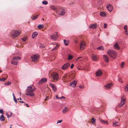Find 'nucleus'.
Returning a JSON list of instances; mask_svg holds the SVG:
<instances>
[{
  "instance_id": "52",
  "label": "nucleus",
  "mask_w": 128,
  "mask_h": 128,
  "mask_svg": "<svg viewBox=\"0 0 128 128\" xmlns=\"http://www.w3.org/2000/svg\"><path fill=\"white\" fill-rule=\"evenodd\" d=\"M59 98L60 99L64 98H65V97H64V96H61V97H60Z\"/></svg>"
},
{
  "instance_id": "13",
  "label": "nucleus",
  "mask_w": 128,
  "mask_h": 128,
  "mask_svg": "<svg viewBox=\"0 0 128 128\" xmlns=\"http://www.w3.org/2000/svg\"><path fill=\"white\" fill-rule=\"evenodd\" d=\"M76 81L74 80L72 81V82L70 84V86L72 87H76Z\"/></svg>"
},
{
  "instance_id": "62",
  "label": "nucleus",
  "mask_w": 128,
  "mask_h": 128,
  "mask_svg": "<svg viewBox=\"0 0 128 128\" xmlns=\"http://www.w3.org/2000/svg\"><path fill=\"white\" fill-rule=\"evenodd\" d=\"M1 125L0 124V128L1 127Z\"/></svg>"
},
{
  "instance_id": "19",
  "label": "nucleus",
  "mask_w": 128,
  "mask_h": 128,
  "mask_svg": "<svg viewBox=\"0 0 128 128\" xmlns=\"http://www.w3.org/2000/svg\"><path fill=\"white\" fill-rule=\"evenodd\" d=\"M113 47L114 48H116L117 50H119L120 49V47L118 46V43L117 42H116L115 43L114 46Z\"/></svg>"
},
{
  "instance_id": "46",
  "label": "nucleus",
  "mask_w": 128,
  "mask_h": 128,
  "mask_svg": "<svg viewBox=\"0 0 128 128\" xmlns=\"http://www.w3.org/2000/svg\"><path fill=\"white\" fill-rule=\"evenodd\" d=\"M40 47L42 48H44V46L43 44H40Z\"/></svg>"
},
{
  "instance_id": "51",
  "label": "nucleus",
  "mask_w": 128,
  "mask_h": 128,
  "mask_svg": "<svg viewBox=\"0 0 128 128\" xmlns=\"http://www.w3.org/2000/svg\"><path fill=\"white\" fill-rule=\"evenodd\" d=\"M79 87L80 88H84V86H79Z\"/></svg>"
},
{
  "instance_id": "58",
  "label": "nucleus",
  "mask_w": 128,
  "mask_h": 128,
  "mask_svg": "<svg viewBox=\"0 0 128 128\" xmlns=\"http://www.w3.org/2000/svg\"><path fill=\"white\" fill-rule=\"evenodd\" d=\"M19 100H22L21 98H20Z\"/></svg>"
},
{
  "instance_id": "43",
  "label": "nucleus",
  "mask_w": 128,
  "mask_h": 128,
  "mask_svg": "<svg viewBox=\"0 0 128 128\" xmlns=\"http://www.w3.org/2000/svg\"><path fill=\"white\" fill-rule=\"evenodd\" d=\"M26 39L27 38L26 37H24L22 39V40L24 42H25L26 40Z\"/></svg>"
},
{
  "instance_id": "10",
  "label": "nucleus",
  "mask_w": 128,
  "mask_h": 128,
  "mask_svg": "<svg viewBox=\"0 0 128 128\" xmlns=\"http://www.w3.org/2000/svg\"><path fill=\"white\" fill-rule=\"evenodd\" d=\"M47 79L46 78H43L41 79L38 81V83L39 84L41 83H44L46 82Z\"/></svg>"
},
{
  "instance_id": "7",
  "label": "nucleus",
  "mask_w": 128,
  "mask_h": 128,
  "mask_svg": "<svg viewBox=\"0 0 128 128\" xmlns=\"http://www.w3.org/2000/svg\"><path fill=\"white\" fill-rule=\"evenodd\" d=\"M52 78L54 80H58L59 79L58 74L56 72H54L52 76Z\"/></svg>"
},
{
  "instance_id": "22",
  "label": "nucleus",
  "mask_w": 128,
  "mask_h": 128,
  "mask_svg": "<svg viewBox=\"0 0 128 128\" xmlns=\"http://www.w3.org/2000/svg\"><path fill=\"white\" fill-rule=\"evenodd\" d=\"M92 60H96L97 59V58L96 56V55H94L93 54H92Z\"/></svg>"
},
{
  "instance_id": "41",
  "label": "nucleus",
  "mask_w": 128,
  "mask_h": 128,
  "mask_svg": "<svg viewBox=\"0 0 128 128\" xmlns=\"http://www.w3.org/2000/svg\"><path fill=\"white\" fill-rule=\"evenodd\" d=\"M127 25H126L124 27V30H125L126 32H127Z\"/></svg>"
},
{
  "instance_id": "60",
  "label": "nucleus",
  "mask_w": 128,
  "mask_h": 128,
  "mask_svg": "<svg viewBox=\"0 0 128 128\" xmlns=\"http://www.w3.org/2000/svg\"><path fill=\"white\" fill-rule=\"evenodd\" d=\"M119 79V80H121V78H120Z\"/></svg>"
},
{
  "instance_id": "57",
  "label": "nucleus",
  "mask_w": 128,
  "mask_h": 128,
  "mask_svg": "<svg viewBox=\"0 0 128 128\" xmlns=\"http://www.w3.org/2000/svg\"><path fill=\"white\" fill-rule=\"evenodd\" d=\"M26 104L27 106V107H28L29 106L28 104Z\"/></svg>"
},
{
  "instance_id": "21",
  "label": "nucleus",
  "mask_w": 128,
  "mask_h": 128,
  "mask_svg": "<svg viewBox=\"0 0 128 128\" xmlns=\"http://www.w3.org/2000/svg\"><path fill=\"white\" fill-rule=\"evenodd\" d=\"M111 83H109L108 84L105 86V88L107 89H110V86L112 85Z\"/></svg>"
},
{
  "instance_id": "61",
  "label": "nucleus",
  "mask_w": 128,
  "mask_h": 128,
  "mask_svg": "<svg viewBox=\"0 0 128 128\" xmlns=\"http://www.w3.org/2000/svg\"><path fill=\"white\" fill-rule=\"evenodd\" d=\"M116 123H118V122H116Z\"/></svg>"
},
{
  "instance_id": "15",
  "label": "nucleus",
  "mask_w": 128,
  "mask_h": 128,
  "mask_svg": "<svg viewBox=\"0 0 128 128\" xmlns=\"http://www.w3.org/2000/svg\"><path fill=\"white\" fill-rule=\"evenodd\" d=\"M103 56L105 61L106 62H108L109 60L108 56L106 55H103Z\"/></svg>"
},
{
  "instance_id": "55",
  "label": "nucleus",
  "mask_w": 128,
  "mask_h": 128,
  "mask_svg": "<svg viewBox=\"0 0 128 128\" xmlns=\"http://www.w3.org/2000/svg\"><path fill=\"white\" fill-rule=\"evenodd\" d=\"M20 102H21L22 103H24L25 102L23 101H20Z\"/></svg>"
},
{
  "instance_id": "59",
  "label": "nucleus",
  "mask_w": 128,
  "mask_h": 128,
  "mask_svg": "<svg viewBox=\"0 0 128 128\" xmlns=\"http://www.w3.org/2000/svg\"><path fill=\"white\" fill-rule=\"evenodd\" d=\"M2 70H0V72H2Z\"/></svg>"
},
{
  "instance_id": "63",
  "label": "nucleus",
  "mask_w": 128,
  "mask_h": 128,
  "mask_svg": "<svg viewBox=\"0 0 128 128\" xmlns=\"http://www.w3.org/2000/svg\"><path fill=\"white\" fill-rule=\"evenodd\" d=\"M81 57H79L78 58H80Z\"/></svg>"
},
{
  "instance_id": "16",
  "label": "nucleus",
  "mask_w": 128,
  "mask_h": 128,
  "mask_svg": "<svg viewBox=\"0 0 128 128\" xmlns=\"http://www.w3.org/2000/svg\"><path fill=\"white\" fill-rule=\"evenodd\" d=\"M65 14V10L64 9H62L59 12V14L61 16L64 15Z\"/></svg>"
},
{
  "instance_id": "42",
  "label": "nucleus",
  "mask_w": 128,
  "mask_h": 128,
  "mask_svg": "<svg viewBox=\"0 0 128 128\" xmlns=\"http://www.w3.org/2000/svg\"><path fill=\"white\" fill-rule=\"evenodd\" d=\"M58 46H56L54 47V48L52 50H56V49L58 48Z\"/></svg>"
},
{
  "instance_id": "25",
  "label": "nucleus",
  "mask_w": 128,
  "mask_h": 128,
  "mask_svg": "<svg viewBox=\"0 0 128 128\" xmlns=\"http://www.w3.org/2000/svg\"><path fill=\"white\" fill-rule=\"evenodd\" d=\"M0 120L1 122L4 121V120L5 118L3 115H2L0 116Z\"/></svg>"
},
{
  "instance_id": "37",
  "label": "nucleus",
  "mask_w": 128,
  "mask_h": 128,
  "mask_svg": "<svg viewBox=\"0 0 128 128\" xmlns=\"http://www.w3.org/2000/svg\"><path fill=\"white\" fill-rule=\"evenodd\" d=\"M73 58V56L70 55H68V59L69 60H70L72 59Z\"/></svg>"
},
{
  "instance_id": "47",
  "label": "nucleus",
  "mask_w": 128,
  "mask_h": 128,
  "mask_svg": "<svg viewBox=\"0 0 128 128\" xmlns=\"http://www.w3.org/2000/svg\"><path fill=\"white\" fill-rule=\"evenodd\" d=\"M14 100L15 102L16 103L17 102V100L16 98V97L14 98Z\"/></svg>"
},
{
  "instance_id": "36",
  "label": "nucleus",
  "mask_w": 128,
  "mask_h": 128,
  "mask_svg": "<svg viewBox=\"0 0 128 128\" xmlns=\"http://www.w3.org/2000/svg\"><path fill=\"white\" fill-rule=\"evenodd\" d=\"M113 125L114 126H119V125L116 124V122L115 121L114 122L113 124Z\"/></svg>"
},
{
  "instance_id": "27",
  "label": "nucleus",
  "mask_w": 128,
  "mask_h": 128,
  "mask_svg": "<svg viewBox=\"0 0 128 128\" xmlns=\"http://www.w3.org/2000/svg\"><path fill=\"white\" fill-rule=\"evenodd\" d=\"M44 27V25L43 24H40L38 25L37 27L38 28L40 29Z\"/></svg>"
},
{
  "instance_id": "1",
  "label": "nucleus",
  "mask_w": 128,
  "mask_h": 128,
  "mask_svg": "<svg viewBox=\"0 0 128 128\" xmlns=\"http://www.w3.org/2000/svg\"><path fill=\"white\" fill-rule=\"evenodd\" d=\"M36 90V88L34 87L32 88L31 86H28L26 90L27 92L26 93V94L30 96L31 97L34 96L35 95V94L33 92L35 91Z\"/></svg>"
},
{
  "instance_id": "64",
  "label": "nucleus",
  "mask_w": 128,
  "mask_h": 128,
  "mask_svg": "<svg viewBox=\"0 0 128 128\" xmlns=\"http://www.w3.org/2000/svg\"><path fill=\"white\" fill-rule=\"evenodd\" d=\"M126 34L127 35V34H128V33H126Z\"/></svg>"
},
{
  "instance_id": "45",
  "label": "nucleus",
  "mask_w": 128,
  "mask_h": 128,
  "mask_svg": "<svg viewBox=\"0 0 128 128\" xmlns=\"http://www.w3.org/2000/svg\"><path fill=\"white\" fill-rule=\"evenodd\" d=\"M12 112H11V115H10V116L7 113L6 115H7V118H9L10 116H11V114H12Z\"/></svg>"
},
{
  "instance_id": "17",
  "label": "nucleus",
  "mask_w": 128,
  "mask_h": 128,
  "mask_svg": "<svg viewBox=\"0 0 128 128\" xmlns=\"http://www.w3.org/2000/svg\"><path fill=\"white\" fill-rule=\"evenodd\" d=\"M97 25L96 24H91L90 26V29H94L96 28L97 27Z\"/></svg>"
},
{
  "instance_id": "33",
  "label": "nucleus",
  "mask_w": 128,
  "mask_h": 128,
  "mask_svg": "<svg viewBox=\"0 0 128 128\" xmlns=\"http://www.w3.org/2000/svg\"><path fill=\"white\" fill-rule=\"evenodd\" d=\"M64 41L65 44L66 46L68 45V42L67 41L65 40H64Z\"/></svg>"
},
{
  "instance_id": "24",
  "label": "nucleus",
  "mask_w": 128,
  "mask_h": 128,
  "mask_svg": "<svg viewBox=\"0 0 128 128\" xmlns=\"http://www.w3.org/2000/svg\"><path fill=\"white\" fill-rule=\"evenodd\" d=\"M68 108L66 107H64V108L62 110V112L63 113H66V112L68 111Z\"/></svg>"
},
{
  "instance_id": "54",
  "label": "nucleus",
  "mask_w": 128,
  "mask_h": 128,
  "mask_svg": "<svg viewBox=\"0 0 128 128\" xmlns=\"http://www.w3.org/2000/svg\"><path fill=\"white\" fill-rule=\"evenodd\" d=\"M48 96H46V98L45 99V100H46V99H48Z\"/></svg>"
},
{
  "instance_id": "35",
  "label": "nucleus",
  "mask_w": 128,
  "mask_h": 128,
  "mask_svg": "<svg viewBox=\"0 0 128 128\" xmlns=\"http://www.w3.org/2000/svg\"><path fill=\"white\" fill-rule=\"evenodd\" d=\"M124 90L126 92H128V84L126 86Z\"/></svg>"
},
{
  "instance_id": "2",
  "label": "nucleus",
  "mask_w": 128,
  "mask_h": 128,
  "mask_svg": "<svg viewBox=\"0 0 128 128\" xmlns=\"http://www.w3.org/2000/svg\"><path fill=\"white\" fill-rule=\"evenodd\" d=\"M107 53L108 55L113 59L115 58L117 56L116 52L112 50H108L107 51Z\"/></svg>"
},
{
  "instance_id": "5",
  "label": "nucleus",
  "mask_w": 128,
  "mask_h": 128,
  "mask_svg": "<svg viewBox=\"0 0 128 128\" xmlns=\"http://www.w3.org/2000/svg\"><path fill=\"white\" fill-rule=\"evenodd\" d=\"M39 56L38 54H34L30 58L32 60L33 62H36L37 61L38 59L39 58Z\"/></svg>"
},
{
  "instance_id": "12",
  "label": "nucleus",
  "mask_w": 128,
  "mask_h": 128,
  "mask_svg": "<svg viewBox=\"0 0 128 128\" xmlns=\"http://www.w3.org/2000/svg\"><path fill=\"white\" fill-rule=\"evenodd\" d=\"M86 46V44L84 42L82 41L80 42V48L81 50H82Z\"/></svg>"
},
{
  "instance_id": "50",
  "label": "nucleus",
  "mask_w": 128,
  "mask_h": 128,
  "mask_svg": "<svg viewBox=\"0 0 128 128\" xmlns=\"http://www.w3.org/2000/svg\"><path fill=\"white\" fill-rule=\"evenodd\" d=\"M74 65L73 64H72L70 67V68H73V67L74 66Z\"/></svg>"
},
{
  "instance_id": "31",
  "label": "nucleus",
  "mask_w": 128,
  "mask_h": 128,
  "mask_svg": "<svg viewBox=\"0 0 128 128\" xmlns=\"http://www.w3.org/2000/svg\"><path fill=\"white\" fill-rule=\"evenodd\" d=\"M96 122V119L94 118H92V123L93 124H94V123Z\"/></svg>"
},
{
  "instance_id": "56",
  "label": "nucleus",
  "mask_w": 128,
  "mask_h": 128,
  "mask_svg": "<svg viewBox=\"0 0 128 128\" xmlns=\"http://www.w3.org/2000/svg\"><path fill=\"white\" fill-rule=\"evenodd\" d=\"M12 96H13V98L15 97V96H14V93H13L12 94Z\"/></svg>"
},
{
  "instance_id": "29",
  "label": "nucleus",
  "mask_w": 128,
  "mask_h": 128,
  "mask_svg": "<svg viewBox=\"0 0 128 128\" xmlns=\"http://www.w3.org/2000/svg\"><path fill=\"white\" fill-rule=\"evenodd\" d=\"M97 49L98 50H104V47L102 46H101L99 47Z\"/></svg>"
},
{
  "instance_id": "34",
  "label": "nucleus",
  "mask_w": 128,
  "mask_h": 128,
  "mask_svg": "<svg viewBox=\"0 0 128 128\" xmlns=\"http://www.w3.org/2000/svg\"><path fill=\"white\" fill-rule=\"evenodd\" d=\"M42 4H43L46 5L48 4V2L46 0H44L42 2Z\"/></svg>"
},
{
  "instance_id": "49",
  "label": "nucleus",
  "mask_w": 128,
  "mask_h": 128,
  "mask_svg": "<svg viewBox=\"0 0 128 128\" xmlns=\"http://www.w3.org/2000/svg\"><path fill=\"white\" fill-rule=\"evenodd\" d=\"M62 121V120H58V121L57 122V123L58 124V123H60Z\"/></svg>"
},
{
  "instance_id": "23",
  "label": "nucleus",
  "mask_w": 128,
  "mask_h": 128,
  "mask_svg": "<svg viewBox=\"0 0 128 128\" xmlns=\"http://www.w3.org/2000/svg\"><path fill=\"white\" fill-rule=\"evenodd\" d=\"M39 16L38 15H37L36 16H32L31 18L32 20H34L38 18Z\"/></svg>"
},
{
  "instance_id": "26",
  "label": "nucleus",
  "mask_w": 128,
  "mask_h": 128,
  "mask_svg": "<svg viewBox=\"0 0 128 128\" xmlns=\"http://www.w3.org/2000/svg\"><path fill=\"white\" fill-rule=\"evenodd\" d=\"M38 35V33L36 32H34L32 35V38H34Z\"/></svg>"
},
{
  "instance_id": "48",
  "label": "nucleus",
  "mask_w": 128,
  "mask_h": 128,
  "mask_svg": "<svg viewBox=\"0 0 128 128\" xmlns=\"http://www.w3.org/2000/svg\"><path fill=\"white\" fill-rule=\"evenodd\" d=\"M107 24H106L105 23L104 24V28H106L107 27Z\"/></svg>"
},
{
  "instance_id": "39",
  "label": "nucleus",
  "mask_w": 128,
  "mask_h": 128,
  "mask_svg": "<svg viewBox=\"0 0 128 128\" xmlns=\"http://www.w3.org/2000/svg\"><path fill=\"white\" fill-rule=\"evenodd\" d=\"M6 78H0V80L1 81H4L6 80Z\"/></svg>"
},
{
  "instance_id": "53",
  "label": "nucleus",
  "mask_w": 128,
  "mask_h": 128,
  "mask_svg": "<svg viewBox=\"0 0 128 128\" xmlns=\"http://www.w3.org/2000/svg\"><path fill=\"white\" fill-rule=\"evenodd\" d=\"M56 97L57 98L60 99L57 95H56Z\"/></svg>"
},
{
  "instance_id": "38",
  "label": "nucleus",
  "mask_w": 128,
  "mask_h": 128,
  "mask_svg": "<svg viewBox=\"0 0 128 128\" xmlns=\"http://www.w3.org/2000/svg\"><path fill=\"white\" fill-rule=\"evenodd\" d=\"M124 62H122L120 66L122 68H123L124 66Z\"/></svg>"
},
{
  "instance_id": "44",
  "label": "nucleus",
  "mask_w": 128,
  "mask_h": 128,
  "mask_svg": "<svg viewBox=\"0 0 128 128\" xmlns=\"http://www.w3.org/2000/svg\"><path fill=\"white\" fill-rule=\"evenodd\" d=\"M0 113L3 114L4 113L3 112V110L2 109H0Z\"/></svg>"
},
{
  "instance_id": "18",
  "label": "nucleus",
  "mask_w": 128,
  "mask_h": 128,
  "mask_svg": "<svg viewBox=\"0 0 128 128\" xmlns=\"http://www.w3.org/2000/svg\"><path fill=\"white\" fill-rule=\"evenodd\" d=\"M102 72L100 70L98 71L96 73V75L97 76H100L102 74Z\"/></svg>"
},
{
  "instance_id": "4",
  "label": "nucleus",
  "mask_w": 128,
  "mask_h": 128,
  "mask_svg": "<svg viewBox=\"0 0 128 128\" xmlns=\"http://www.w3.org/2000/svg\"><path fill=\"white\" fill-rule=\"evenodd\" d=\"M20 32V30L13 31L12 32V36L13 38H15L19 35Z\"/></svg>"
},
{
  "instance_id": "28",
  "label": "nucleus",
  "mask_w": 128,
  "mask_h": 128,
  "mask_svg": "<svg viewBox=\"0 0 128 128\" xmlns=\"http://www.w3.org/2000/svg\"><path fill=\"white\" fill-rule=\"evenodd\" d=\"M100 16H106V13L105 12H100Z\"/></svg>"
},
{
  "instance_id": "6",
  "label": "nucleus",
  "mask_w": 128,
  "mask_h": 128,
  "mask_svg": "<svg viewBox=\"0 0 128 128\" xmlns=\"http://www.w3.org/2000/svg\"><path fill=\"white\" fill-rule=\"evenodd\" d=\"M123 97V96L121 97L120 102L118 104V106L119 107H120L123 106L126 102L125 98H124Z\"/></svg>"
},
{
  "instance_id": "8",
  "label": "nucleus",
  "mask_w": 128,
  "mask_h": 128,
  "mask_svg": "<svg viewBox=\"0 0 128 128\" xmlns=\"http://www.w3.org/2000/svg\"><path fill=\"white\" fill-rule=\"evenodd\" d=\"M57 38V34L56 33L55 34H52L50 36L51 38L54 40H55Z\"/></svg>"
},
{
  "instance_id": "40",
  "label": "nucleus",
  "mask_w": 128,
  "mask_h": 128,
  "mask_svg": "<svg viewBox=\"0 0 128 128\" xmlns=\"http://www.w3.org/2000/svg\"><path fill=\"white\" fill-rule=\"evenodd\" d=\"M50 44H52L53 45L55 44L56 46H59L58 44L56 43L55 42H54Z\"/></svg>"
},
{
  "instance_id": "20",
  "label": "nucleus",
  "mask_w": 128,
  "mask_h": 128,
  "mask_svg": "<svg viewBox=\"0 0 128 128\" xmlns=\"http://www.w3.org/2000/svg\"><path fill=\"white\" fill-rule=\"evenodd\" d=\"M99 120L102 123L104 124H108V122L106 120H102V119L99 118Z\"/></svg>"
},
{
  "instance_id": "9",
  "label": "nucleus",
  "mask_w": 128,
  "mask_h": 128,
  "mask_svg": "<svg viewBox=\"0 0 128 128\" xmlns=\"http://www.w3.org/2000/svg\"><path fill=\"white\" fill-rule=\"evenodd\" d=\"M70 66V64L69 63H67L64 65L61 68L63 70H65L67 69Z\"/></svg>"
},
{
  "instance_id": "14",
  "label": "nucleus",
  "mask_w": 128,
  "mask_h": 128,
  "mask_svg": "<svg viewBox=\"0 0 128 128\" xmlns=\"http://www.w3.org/2000/svg\"><path fill=\"white\" fill-rule=\"evenodd\" d=\"M49 84L52 87L54 91L56 92V91L57 88L56 86L54 84L52 83H50Z\"/></svg>"
},
{
  "instance_id": "11",
  "label": "nucleus",
  "mask_w": 128,
  "mask_h": 128,
  "mask_svg": "<svg viewBox=\"0 0 128 128\" xmlns=\"http://www.w3.org/2000/svg\"><path fill=\"white\" fill-rule=\"evenodd\" d=\"M106 8L110 12H111L112 10V6L110 4H108L107 5Z\"/></svg>"
},
{
  "instance_id": "32",
  "label": "nucleus",
  "mask_w": 128,
  "mask_h": 128,
  "mask_svg": "<svg viewBox=\"0 0 128 128\" xmlns=\"http://www.w3.org/2000/svg\"><path fill=\"white\" fill-rule=\"evenodd\" d=\"M11 84L10 82H6L4 83V84L6 86H8Z\"/></svg>"
},
{
  "instance_id": "30",
  "label": "nucleus",
  "mask_w": 128,
  "mask_h": 128,
  "mask_svg": "<svg viewBox=\"0 0 128 128\" xmlns=\"http://www.w3.org/2000/svg\"><path fill=\"white\" fill-rule=\"evenodd\" d=\"M50 8L54 10H56L57 9V8L56 7L53 6H51Z\"/></svg>"
},
{
  "instance_id": "3",
  "label": "nucleus",
  "mask_w": 128,
  "mask_h": 128,
  "mask_svg": "<svg viewBox=\"0 0 128 128\" xmlns=\"http://www.w3.org/2000/svg\"><path fill=\"white\" fill-rule=\"evenodd\" d=\"M21 58L18 56H14L11 61V64L14 65H16L18 62V60H20Z\"/></svg>"
}]
</instances>
